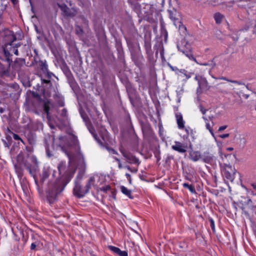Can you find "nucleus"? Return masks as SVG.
<instances>
[{
  "label": "nucleus",
  "mask_w": 256,
  "mask_h": 256,
  "mask_svg": "<svg viewBox=\"0 0 256 256\" xmlns=\"http://www.w3.org/2000/svg\"><path fill=\"white\" fill-rule=\"evenodd\" d=\"M185 131L188 134V130L187 128H185Z\"/></svg>",
  "instance_id": "61"
},
{
  "label": "nucleus",
  "mask_w": 256,
  "mask_h": 256,
  "mask_svg": "<svg viewBox=\"0 0 256 256\" xmlns=\"http://www.w3.org/2000/svg\"><path fill=\"white\" fill-rule=\"evenodd\" d=\"M144 47L146 48V54H152V50H151L150 43L148 42H146L145 44H144Z\"/></svg>",
  "instance_id": "29"
},
{
  "label": "nucleus",
  "mask_w": 256,
  "mask_h": 256,
  "mask_svg": "<svg viewBox=\"0 0 256 256\" xmlns=\"http://www.w3.org/2000/svg\"><path fill=\"white\" fill-rule=\"evenodd\" d=\"M104 148L110 154H118V153L114 149L110 148L108 146H105Z\"/></svg>",
  "instance_id": "32"
},
{
  "label": "nucleus",
  "mask_w": 256,
  "mask_h": 256,
  "mask_svg": "<svg viewBox=\"0 0 256 256\" xmlns=\"http://www.w3.org/2000/svg\"><path fill=\"white\" fill-rule=\"evenodd\" d=\"M120 190H121V192H122V194H125L126 196H128V198H132V196H131L132 192L130 190L128 189L124 186H121Z\"/></svg>",
  "instance_id": "25"
},
{
  "label": "nucleus",
  "mask_w": 256,
  "mask_h": 256,
  "mask_svg": "<svg viewBox=\"0 0 256 256\" xmlns=\"http://www.w3.org/2000/svg\"><path fill=\"white\" fill-rule=\"evenodd\" d=\"M4 9L0 8V24H2V14H3V12Z\"/></svg>",
  "instance_id": "42"
},
{
  "label": "nucleus",
  "mask_w": 256,
  "mask_h": 256,
  "mask_svg": "<svg viewBox=\"0 0 256 256\" xmlns=\"http://www.w3.org/2000/svg\"><path fill=\"white\" fill-rule=\"evenodd\" d=\"M28 126V128L32 130H40L43 129V124L40 120L30 121Z\"/></svg>",
  "instance_id": "10"
},
{
  "label": "nucleus",
  "mask_w": 256,
  "mask_h": 256,
  "mask_svg": "<svg viewBox=\"0 0 256 256\" xmlns=\"http://www.w3.org/2000/svg\"><path fill=\"white\" fill-rule=\"evenodd\" d=\"M76 32H77V33L78 34H79V33H82V30L80 28V30H76Z\"/></svg>",
  "instance_id": "56"
},
{
  "label": "nucleus",
  "mask_w": 256,
  "mask_h": 256,
  "mask_svg": "<svg viewBox=\"0 0 256 256\" xmlns=\"http://www.w3.org/2000/svg\"><path fill=\"white\" fill-rule=\"evenodd\" d=\"M190 158L194 162H196L202 158V155L200 152L195 151L190 154Z\"/></svg>",
  "instance_id": "21"
},
{
  "label": "nucleus",
  "mask_w": 256,
  "mask_h": 256,
  "mask_svg": "<svg viewBox=\"0 0 256 256\" xmlns=\"http://www.w3.org/2000/svg\"><path fill=\"white\" fill-rule=\"evenodd\" d=\"M5 111H6L5 108L0 107V114H3L4 112H5Z\"/></svg>",
  "instance_id": "51"
},
{
  "label": "nucleus",
  "mask_w": 256,
  "mask_h": 256,
  "mask_svg": "<svg viewBox=\"0 0 256 256\" xmlns=\"http://www.w3.org/2000/svg\"><path fill=\"white\" fill-rule=\"evenodd\" d=\"M58 146L68 157L69 166L61 162L58 166L59 175L62 178H56L48 183L46 192L48 196L54 198L61 192L72 178L77 167L82 165L84 158L80 150L78 138L74 136L59 137Z\"/></svg>",
  "instance_id": "1"
},
{
  "label": "nucleus",
  "mask_w": 256,
  "mask_h": 256,
  "mask_svg": "<svg viewBox=\"0 0 256 256\" xmlns=\"http://www.w3.org/2000/svg\"><path fill=\"white\" fill-rule=\"evenodd\" d=\"M98 143H99L100 145H102V146L103 144L102 142H101L100 140H99V141H98Z\"/></svg>",
  "instance_id": "59"
},
{
  "label": "nucleus",
  "mask_w": 256,
  "mask_h": 256,
  "mask_svg": "<svg viewBox=\"0 0 256 256\" xmlns=\"http://www.w3.org/2000/svg\"><path fill=\"white\" fill-rule=\"evenodd\" d=\"M202 160L206 163L210 164L214 159V156L209 152H204L202 155Z\"/></svg>",
  "instance_id": "16"
},
{
  "label": "nucleus",
  "mask_w": 256,
  "mask_h": 256,
  "mask_svg": "<svg viewBox=\"0 0 256 256\" xmlns=\"http://www.w3.org/2000/svg\"><path fill=\"white\" fill-rule=\"evenodd\" d=\"M178 24L179 30L180 31V32L185 34L186 32V27L180 22L178 21Z\"/></svg>",
  "instance_id": "28"
},
{
  "label": "nucleus",
  "mask_w": 256,
  "mask_h": 256,
  "mask_svg": "<svg viewBox=\"0 0 256 256\" xmlns=\"http://www.w3.org/2000/svg\"><path fill=\"white\" fill-rule=\"evenodd\" d=\"M63 14L67 16H73L75 14V10H70L65 4L58 5Z\"/></svg>",
  "instance_id": "13"
},
{
  "label": "nucleus",
  "mask_w": 256,
  "mask_h": 256,
  "mask_svg": "<svg viewBox=\"0 0 256 256\" xmlns=\"http://www.w3.org/2000/svg\"><path fill=\"white\" fill-rule=\"evenodd\" d=\"M236 170L232 165L224 164V167L222 170V174L224 180L233 182L235 178Z\"/></svg>",
  "instance_id": "6"
},
{
  "label": "nucleus",
  "mask_w": 256,
  "mask_h": 256,
  "mask_svg": "<svg viewBox=\"0 0 256 256\" xmlns=\"http://www.w3.org/2000/svg\"><path fill=\"white\" fill-rule=\"evenodd\" d=\"M194 80L198 82V89L200 88L202 82L207 84V80L205 78H203L202 76L196 75Z\"/></svg>",
  "instance_id": "23"
},
{
  "label": "nucleus",
  "mask_w": 256,
  "mask_h": 256,
  "mask_svg": "<svg viewBox=\"0 0 256 256\" xmlns=\"http://www.w3.org/2000/svg\"><path fill=\"white\" fill-rule=\"evenodd\" d=\"M216 58V57L214 58L212 60H211L209 61L208 62L200 63L197 61L196 62L200 66H208L210 67V69H212L214 68L216 66V63L215 62Z\"/></svg>",
  "instance_id": "20"
},
{
  "label": "nucleus",
  "mask_w": 256,
  "mask_h": 256,
  "mask_svg": "<svg viewBox=\"0 0 256 256\" xmlns=\"http://www.w3.org/2000/svg\"><path fill=\"white\" fill-rule=\"evenodd\" d=\"M56 172L50 166L46 165L44 166L42 174H40L41 180L44 181L49 176L52 175V177H56Z\"/></svg>",
  "instance_id": "8"
},
{
  "label": "nucleus",
  "mask_w": 256,
  "mask_h": 256,
  "mask_svg": "<svg viewBox=\"0 0 256 256\" xmlns=\"http://www.w3.org/2000/svg\"><path fill=\"white\" fill-rule=\"evenodd\" d=\"M200 110L203 114H204L207 111V110L204 108L202 106H200Z\"/></svg>",
  "instance_id": "43"
},
{
  "label": "nucleus",
  "mask_w": 256,
  "mask_h": 256,
  "mask_svg": "<svg viewBox=\"0 0 256 256\" xmlns=\"http://www.w3.org/2000/svg\"><path fill=\"white\" fill-rule=\"evenodd\" d=\"M38 66L44 72H46L48 70V65L45 62L40 61L38 62Z\"/></svg>",
  "instance_id": "26"
},
{
  "label": "nucleus",
  "mask_w": 256,
  "mask_h": 256,
  "mask_svg": "<svg viewBox=\"0 0 256 256\" xmlns=\"http://www.w3.org/2000/svg\"><path fill=\"white\" fill-rule=\"evenodd\" d=\"M82 118H83L85 122H86V118H84L82 116Z\"/></svg>",
  "instance_id": "64"
},
{
  "label": "nucleus",
  "mask_w": 256,
  "mask_h": 256,
  "mask_svg": "<svg viewBox=\"0 0 256 256\" xmlns=\"http://www.w3.org/2000/svg\"><path fill=\"white\" fill-rule=\"evenodd\" d=\"M249 29L248 26H245L244 28H242L240 31H246Z\"/></svg>",
  "instance_id": "50"
},
{
  "label": "nucleus",
  "mask_w": 256,
  "mask_h": 256,
  "mask_svg": "<svg viewBox=\"0 0 256 256\" xmlns=\"http://www.w3.org/2000/svg\"><path fill=\"white\" fill-rule=\"evenodd\" d=\"M6 138L9 141L10 139L12 138L18 142V144H20V143L25 144L24 141L22 139L20 136L14 133L9 128H7L6 131Z\"/></svg>",
  "instance_id": "9"
},
{
  "label": "nucleus",
  "mask_w": 256,
  "mask_h": 256,
  "mask_svg": "<svg viewBox=\"0 0 256 256\" xmlns=\"http://www.w3.org/2000/svg\"><path fill=\"white\" fill-rule=\"evenodd\" d=\"M46 74V76L48 78V80L42 79L41 78L42 84H49L50 82V79L52 78V76H55L51 72H48V70L45 72Z\"/></svg>",
  "instance_id": "22"
},
{
  "label": "nucleus",
  "mask_w": 256,
  "mask_h": 256,
  "mask_svg": "<svg viewBox=\"0 0 256 256\" xmlns=\"http://www.w3.org/2000/svg\"><path fill=\"white\" fill-rule=\"evenodd\" d=\"M202 118L206 122L208 120V119L206 118L203 116Z\"/></svg>",
  "instance_id": "60"
},
{
  "label": "nucleus",
  "mask_w": 256,
  "mask_h": 256,
  "mask_svg": "<svg viewBox=\"0 0 256 256\" xmlns=\"http://www.w3.org/2000/svg\"><path fill=\"white\" fill-rule=\"evenodd\" d=\"M172 148L173 150L180 153H184L186 151L187 146L180 142L176 141L174 142V144L172 146Z\"/></svg>",
  "instance_id": "12"
},
{
  "label": "nucleus",
  "mask_w": 256,
  "mask_h": 256,
  "mask_svg": "<svg viewBox=\"0 0 256 256\" xmlns=\"http://www.w3.org/2000/svg\"><path fill=\"white\" fill-rule=\"evenodd\" d=\"M242 96L246 98V99H248L249 96H250V95L248 94H243Z\"/></svg>",
  "instance_id": "52"
},
{
  "label": "nucleus",
  "mask_w": 256,
  "mask_h": 256,
  "mask_svg": "<svg viewBox=\"0 0 256 256\" xmlns=\"http://www.w3.org/2000/svg\"><path fill=\"white\" fill-rule=\"evenodd\" d=\"M24 166L28 170L30 174L34 176L38 170V162L35 156H25L22 152H20L16 156V162L14 164L16 172L19 178L23 176Z\"/></svg>",
  "instance_id": "2"
},
{
  "label": "nucleus",
  "mask_w": 256,
  "mask_h": 256,
  "mask_svg": "<svg viewBox=\"0 0 256 256\" xmlns=\"http://www.w3.org/2000/svg\"><path fill=\"white\" fill-rule=\"evenodd\" d=\"M182 186L184 188H187L192 193L196 192V190L192 185H190L188 183H184Z\"/></svg>",
  "instance_id": "30"
},
{
  "label": "nucleus",
  "mask_w": 256,
  "mask_h": 256,
  "mask_svg": "<svg viewBox=\"0 0 256 256\" xmlns=\"http://www.w3.org/2000/svg\"><path fill=\"white\" fill-rule=\"evenodd\" d=\"M250 202H252V200L250 199H249L248 200V202L249 203Z\"/></svg>",
  "instance_id": "63"
},
{
  "label": "nucleus",
  "mask_w": 256,
  "mask_h": 256,
  "mask_svg": "<svg viewBox=\"0 0 256 256\" xmlns=\"http://www.w3.org/2000/svg\"><path fill=\"white\" fill-rule=\"evenodd\" d=\"M218 79L222 80H226V81H227L228 82H232V83H233V84H238V85H240V84H242V82H240L238 81L230 80H228V78H226L224 77V76L220 77V78H218Z\"/></svg>",
  "instance_id": "31"
},
{
  "label": "nucleus",
  "mask_w": 256,
  "mask_h": 256,
  "mask_svg": "<svg viewBox=\"0 0 256 256\" xmlns=\"http://www.w3.org/2000/svg\"><path fill=\"white\" fill-rule=\"evenodd\" d=\"M82 177L80 174H78L76 176L74 182V186L73 188L74 194L78 198H83L89 192L90 188V184L88 182L84 188L82 187L81 185Z\"/></svg>",
  "instance_id": "4"
},
{
  "label": "nucleus",
  "mask_w": 256,
  "mask_h": 256,
  "mask_svg": "<svg viewBox=\"0 0 256 256\" xmlns=\"http://www.w3.org/2000/svg\"><path fill=\"white\" fill-rule=\"evenodd\" d=\"M36 248V244L34 243H32L30 245V250H34Z\"/></svg>",
  "instance_id": "49"
},
{
  "label": "nucleus",
  "mask_w": 256,
  "mask_h": 256,
  "mask_svg": "<svg viewBox=\"0 0 256 256\" xmlns=\"http://www.w3.org/2000/svg\"><path fill=\"white\" fill-rule=\"evenodd\" d=\"M209 221L210 222V226L211 227L212 231L214 232L215 231V225H214V220L212 218H210Z\"/></svg>",
  "instance_id": "34"
},
{
  "label": "nucleus",
  "mask_w": 256,
  "mask_h": 256,
  "mask_svg": "<svg viewBox=\"0 0 256 256\" xmlns=\"http://www.w3.org/2000/svg\"><path fill=\"white\" fill-rule=\"evenodd\" d=\"M14 4H16L18 3V0H10Z\"/></svg>",
  "instance_id": "55"
},
{
  "label": "nucleus",
  "mask_w": 256,
  "mask_h": 256,
  "mask_svg": "<svg viewBox=\"0 0 256 256\" xmlns=\"http://www.w3.org/2000/svg\"><path fill=\"white\" fill-rule=\"evenodd\" d=\"M102 140L104 141V142H106V140L104 139V137H102Z\"/></svg>",
  "instance_id": "62"
},
{
  "label": "nucleus",
  "mask_w": 256,
  "mask_h": 256,
  "mask_svg": "<svg viewBox=\"0 0 256 256\" xmlns=\"http://www.w3.org/2000/svg\"><path fill=\"white\" fill-rule=\"evenodd\" d=\"M229 136H230L229 134H225L220 135V138H228Z\"/></svg>",
  "instance_id": "47"
},
{
  "label": "nucleus",
  "mask_w": 256,
  "mask_h": 256,
  "mask_svg": "<svg viewBox=\"0 0 256 256\" xmlns=\"http://www.w3.org/2000/svg\"><path fill=\"white\" fill-rule=\"evenodd\" d=\"M168 12L169 14L170 18L173 21L174 24L176 26V22H178V19L175 17L174 12H173L169 10H168Z\"/></svg>",
  "instance_id": "27"
},
{
  "label": "nucleus",
  "mask_w": 256,
  "mask_h": 256,
  "mask_svg": "<svg viewBox=\"0 0 256 256\" xmlns=\"http://www.w3.org/2000/svg\"><path fill=\"white\" fill-rule=\"evenodd\" d=\"M227 128V126H220L219 128H218V130L219 132H222L226 128Z\"/></svg>",
  "instance_id": "45"
},
{
  "label": "nucleus",
  "mask_w": 256,
  "mask_h": 256,
  "mask_svg": "<svg viewBox=\"0 0 256 256\" xmlns=\"http://www.w3.org/2000/svg\"><path fill=\"white\" fill-rule=\"evenodd\" d=\"M50 105V103L48 100L45 101L42 104V108L44 112L46 114L47 118L48 119V120H50V113H49Z\"/></svg>",
  "instance_id": "18"
},
{
  "label": "nucleus",
  "mask_w": 256,
  "mask_h": 256,
  "mask_svg": "<svg viewBox=\"0 0 256 256\" xmlns=\"http://www.w3.org/2000/svg\"><path fill=\"white\" fill-rule=\"evenodd\" d=\"M46 156L48 158H50L51 156H53L52 152L50 150V149L48 148V146H46Z\"/></svg>",
  "instance_id": "37"
},
{
  "label": "nucleus",
  "mask_w": 256,
  "mask_h": 256,
  "mask_svg": "<svg viewBox=\"0 0 256 256\" xmlns=\"http://www.w3.org/2000/svg\"><path fill=\"white\" fill-rule=\"evenodd\" d=\"M108 248L113 253L118 256H128L126 251H122L118 248L112 246H109Z\"/></svg>",
  "instance_id": "14"
},
{
  "label": "nucleus",
  "mask_w": 256,
  "mask_h": 256,
  "mask_svg": "<svg viewBox=\"0 0 256 256\" xmlns=\"http://www.w3.org/2000/svg\"><path fill=\"white\" fill-rule=\"evenodd\" d=\"M26 150L27 152L29 153L28 155L32 156L30 154L33 152L32 146H26ZM27 155H28V154Z\"/></svg>",
  "instance_id": "36"
},
{
  "label": "nucleus",
  "mask_w": 256,
  "mask_h": 256,
  "mask_svg": "<svg viewBox=\"0 0 256 256\" xmlns=\"http://www.w3.org/2000/svg\"><path fill=\"white\" fill-rule=\"evenodd\" d=\"M114 158L118 162V168L120 169L122 168V166L120 160L116 157H114Z\"/></svg>",
  "instance_id": "40"
},
{
  "label": "nucleus",
  "mask_w": 256,
  "mask_h": 256,
  "mask_svg": "<svg viewBox=\"0 0 256 256\" xmlns=\"http://www.w3.org/2000/svg\"><path fill=\"white\" fill-rule=\"evenodd\" d=\"M110 190V186H102L100 188V190L103 192H106Z\"/></svg>",
  "instance_id": "41"
},
{
  "label": "nucleus",
  "mask_w": 256,
  "mask_h": 256,
  "mask_svg": "<svg viewBox=\"0 0 256 256\" xmlns=\"http://www.w3.org/2000/svg\"><path fill=\"white\" fill-rule=\"evenodd\" d=\"M101 178H102V176H100L98 175H94L93 176H92L90 178L88 183L90 184V188L92 186L94 187H98V186L102 184V182L100 181Z\"/></svg>",
  "instance_id": "11"
},
{
  "label": "nucleus",
  "mask_w": 256,
  "mask_h": 256,
  "mask_svg": "<svg viewBox=\"0 0 256 256\" xmlns=\"http://www.w3.org/2000/svg\"><path fill=\"white\" fill-rule=\"evenodd\" d=\"M194 74L193 72H188L184 69H180L179 74H178V77L183 78L186 76V80H188L192 77V75Z\"/></svg>",
  "instance_id": "19"
},
{
  "label": "nucleus",
  "mask_w": 256,
  "mask_h": 256,
  "mask_svg": "<svg viewBox=\"0 0 256 256\" xmlns=\"http://www.w3.org/2000/svg\"><path fill=\"white\" fill-rule=\"evenodd\" d=\"M126 176L128 178L129 182L130 184H131V182H132V179H131V177H130V174H128V173H126Z\"/></svg>",
  "instance_id": "44"
},
{
  "label": "nucleus",
  "mask_w": 256,
  "mask_h": 256,
  "mask_svg": "<svg viewBox=\"0 0 256 256\" xmlns=\"http://www.w3.org/2000/svg\"><path fill=\"white\" fill-rule=\"evenodd\" d=\"M66 108H64L62 110L61 115L63 116H66Z\"/></svg>",
  "instance_id": "46"
},
{
  "label": "nucleus",
  "mask_w": 256,
  "mask_h": 256,
  "mask_svg": "<svg viewBox=\"0 0 256 256\" xmlns=\"http://www.w3.org/2000/svg\"><path fill=\"white\" fill-rule=\"evenodd\" d=\"M4 142L5 144V146L9 148V146H8V144L6 142V141L4 140Z\"/></svg>",
  "instance_id": "57"
},
{
  "label": "nucleus",
  "mask_w": 256,
  "mask_h": 256,
  "mask_svg": "<svg viewBox=\"0 0 256 256\" xmlns=\"http://www.w3.org/2000/svg\"><path fill=\"white\" fill-rule=\"evenodd\" d=\"M208 82H207V84L202 82L200 88H206L207 87H208Z\"/></svg>",
  "instance_id": "48"
},
{
  "label": "nucleus",
  "mask_w": 256,
  "mask_h": 256,
  "mask_svg": "<svg viewBox=\"0 0 256 256\" xmlns=\"http://www.w3.org/2000/svg\"><path fill=\"white\" fill-rule=\"evenodd\" d=\"M224 16L220 12H216L214 15V18L216 24H220L222 22Z\"/></svg>",
  "instance_id": "24"
},
{
  "label": "nucleus",
  "mask_w": 256,
  "mask_h": 256,
  "mask_svg": "<svg viewBox=\"0 0 256 256\" xmlns=\"http://www.w3.org/2000/svg\"><path fill=\"white\" fill-rule=\"evenodd\" d=\"M248 192H250L251 194L253 195V196H255L256 195V194H254V192L252 191V192H250V191H248Z\"/></svg>",
  "instance_id": "58"
},
{
  "label": "nucleus",
  "mask_w": 256,
  "mask_h": 256,
  "mask_svg": "<svg viewBox=\"0 0 256 256\" xmlns=\"http://www.w3.org/2000/svg\"><path fill=\"white\" fill-rule=\"evenodd\" d=\"M170 68H171V70H172V71H174L175 72L176 74H179L180 71V70L178 69L177 67L176 66H170Z\"/></svg>",
  "instance_id": "38"
},
{
  "label": "nucleus",
  "mask_w": 256,
  "mask_h": 256,
  "mask_svg": "<svg viewBox=\"0 0 256 256\" xmlns=\"http://www.w3.org/2000/svg\"><path fill=\"white\" fill-rule=\"evenodd\" d=\"M20 44L18 42L14 44V41L10 43H8L4 44L3 48V51L6 57V68H4L2 70L4 73L6 72L10 67L11 63L12 62V56L14 54L16 56L18 55V48L20 46Z\"/></svg>",
  "instance_id": "3"
},
{
  "label": "nucleus",
  "mask_w": 256,
  "mask_h": 256,
  "mask_svg": "<svg viewBox=\"0 0 256 256\" xmlns=\"http://www.w3.org/2000/svg\"><path fill=\"white\" fill-rule=\"evenodd\" d=\"M176 118L178 128L182 129L184 128V121L183 120L182 114L180 112H176Z\"/></svg>",
  "instance_id": "17"
},
{
  "label": "nucleus",
  "mask_w": 256,
  "mask_h": 256,
  "mask_svg": "<svg viewBox=\"0 0 256 256\" xmlns=\"http://www.w3.org/2000/svg\"><path fill=\"white\" fill-rule=\"evenodd\" d=\"M178 50L185 54L190 60L196 62V58L192 52L190 44L185 40H182L180 43L177 44Z\"/></svg>",
  "instance_id": "5"
},
{
  "label": "nucleus",
  "mask_w": 256,
  "mask_h": 256,
  "mask_svg": "<svg viewBox=\"0 0 256 256\" xmlns=\"http://www.w3.org/2000/svg\"><path fill=\"white\" fill-rule=\"evenodd\" d=\"M26 138L28 144L34 146L36 144V135L35 133L30 132L26 135Z\"/></svg>",
  "instance_id": "15"
},
{
  "label": "nucleus",
  "mask_w": 256,
  "mask_h": 256,
  "mask_svg": "<svg viewBox=\"0 0 256 256\" xmlns=\"http://www.w3.org/2000/svg\"><path fill=\"white\" fill-rule=\"evenodd\" d=\"M120 150L127 162L130 164H136L138 166L140 164V162L139 159L130 152L123 148H120Z\"/></svg>",
  "instance_id": "7"
},
{
  "label": "nucleus",
  "mask_w": 256,
  "mask_h": 256,
  "mask_svg": "<svg viewBox=\"0 0 256 256\" xmlns=\"http://www.w3.org/2000/svg\"><path fill=\"white\" fill-rule=\"evenodd\" d=\"M206 128L209 130V132H210V133L211 134L214 136V133L213 132V130H212V128H211L210 126V124L208 123H206Z\"/></svg>",
  "instance_id": "39"
},
{
  "label": "nucleus",
  "mask_w": 256,
  "mask_h": 256,
  "mask_svg": "<svg viewBox=\"0 0 256 256\" xmlns=\"http://www.w3.org/2000/svg\"><path fill=\"white\" fill-rule=\"evenodd\" d=\"M252 32H253V34H256V24L254 25V30H253Z\"/></svg>",
  "instance_id": "53"
},
{
  "label": "nucleus",
  "mask_w": 256,
  "mask_h": 256,
  "mask_svg": "<svg viewBox=\"0 0 256 256\" xmlns=\"http://www.w3.org/2000/svg\"><path fill=\"white\" fill-rule=\"evenodd\" d=\"M124 168H126L130 172L132 173H136L138 172V168H130L129 166H124Z\"/></svg>",
  "instance_id": "33"
},
{
  "label": "nucleus",
  "mask_w": 256,
  "mask_h": 256,
  "mask_svg": "<svg viewBox=\"0 0 256 256\" xmlns=\"http://www.w3.org/2000/svg\"><path fill=\"white\" fill-rule=\"evenodd\" d=\"M160 57L162 60L164 59V46H162L160 50Z\"/></svg>",
  "instance_id": "35"
},
{
  "label": "nucleus",
  "mask_w": 256,
  "mask_h": 256,
  "mask_svg": "<svg viewBox=\"0 0 256 256\" xmlns=\"http://www.w3.org/2000/svg\"><path fill=\"white\" fill-rule=\"evenodd\" d=\"M251 186H252V188L256 190V183H252L251 184Z\"/></svg>",
  "instance_id": "54"
}]
</instances>
